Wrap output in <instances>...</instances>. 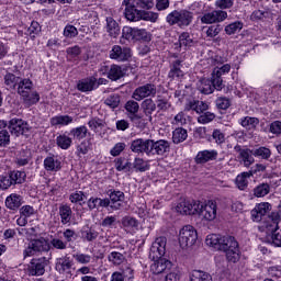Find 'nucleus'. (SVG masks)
I'll list each match as a JSON object with an SVG mask.
<instances>
[{"label": "nucleus", "mask_w": 281, "mask_h": 281, "mask_svg": "<svg viewBox=\"0 0 281 281\" xmlns=\"http://www.w3.org/2000/svg\"><path fill=\"white\" fill-rule=\"evenodd\" d=\"M205 244L218 251H224L228 262H238L240 260V248L234 236L211 234L206 236Z\"/></svg>", "instance_id": "obj_1"}, {"label": "nucleus", "mask_w": 281, "mask_h": 281, "mask_svg": "<svg viewBox=\"0 0 281 281\" xmlns=\"http://www.w3.org/2000/svg\"><path fill=\"white\" fill-rule=\"evenodd\" d=\"M271 212V205L268 202H261L255 206L251 211L252 221L255 223H260L263 221V227L268 229V232H278V223H280V213Z\"/></svg>", "instance_id": "obj_2"}, {"label": "nucleus", "mask_w": 281, "mask_h": 281, "mask_svg": "<svg viewBox=\"0 0 281 281\" xmlns=\"http://www.w3.org/2000/svg\"><path fill=\"white\" fill-rule=\"evenodd\" d=\"M125 19L131 22L139 21L143 10H153L155 2L153 0H124Z\"/></svg>", "instance_id": "obj_3"}, {"label": "nucleus", "mask_w": 281, "mask_h": 281, "mask_svg": "<svg viewBox=\"0 0 281 281\" xmlns=\"http://www.w3.org/2000/svg\"><path fill=\"white\" fill-rule=\"evenodd\" d=\"M125 19L131 22L139 21L143 10H153L155 2L153 0H124Z\"/></svg>", "instance_id": "obj_4"}, {"label": "nucleus", "mask_w": 281, "mask_h": 281, "mask_svg": "<svg viewBox=\"0 0 281 281\" xmlns=\"http://www.w3.org/2000/svg\"><path fill=\"white\" fill-rule=\"evenodd\" d=\"M194 19V14L188 10H175L169 13L166 18L167 23L169 25H178L179 27H188L192 20Z\"/></svg>", "instance_id": "obj_5"}, {"label": "nucleus", "mask_w": 281, "mask_h": 281, "mask_svg": "<svg viewBox=\"0 0 281 281\" xmlns=\"http://www.w3.org/2000/svg\"><path fill=\"white\" fill-rule=\"evenodd\" d=\"M198 238L199 235L196 234L194 226L187 225L180 231L179 245L182 249H187V247H192Z\"/></svg>", "instance_id": "obj_6"}, {"label": "nucleus", "mask_w": 281, "mask_h": 281, "mask_svg": "<svg viewBox=\"0 0 281 281\" xmlns=\"http://www.w3.org/2000/svg\"><path fill=\"white\" fill-rule=\"evenodd\" d=\"M52 247L49 243L45 240V238L32 239L26 249L23 251L24 258H29L30 256H36V254H43V251H49Z\"/></svg>", "instance_id": "obj_7"}, {"label": "nucleus", "mask_w": 281, "mask_h": 281, "mask_svg": "<svg viewBox=\"0 0 281 281\" xmlns=\"http://www.w3.org/2000/svg\"><path fill=\"white\" fill-rule=\"evenodd\" d=\"M156 95L157 86L155 83H145L137 87L132 93V98L136 102H142V100H146V98H155Z\"/></svg>", "instance_id": "obj_8"}, {"label": "nucleus", "mask_w": 281, "mask_h": 281, "mask_svg": "<svg viewBox=\"0 0 281 281\" xmlns=\"http://www.w3.org/2000/svg\"><path fill=\"white\" fill-rule=\"evenodd\" d=\"M200 210L201 202L196 200H181L176 206V212L186 215L199 214Z\"/></svg>", "instance_id": "obj_9"}, {"label": "nucleus", "mask_w": 281, "mask_h": 281, "mask_svg": "<svg viewBox=\"0 0 281 281\" xmlns=\"http://www.w3.org/2000/svg\"><path fill=\"white\" fill-rule=\"evenodd\" d=\"M168 239L166 237H157L156 240L151 244L149 250V259L157 260L166 256V245Z\"/></svg>", "instance_id": "obj_10"}, {"label": "nucleus", "mask_w": 281, "mask_h": 281, "mask_svg": "<svg viewBox=\"0 0 281 281\" xmlns=\"http://www.w3.org/2000/svg\"><path fill=\"white\" fill-rule=\"evenodd\" d=\"M46 267L47 258L42 257L37 259H32L27 267V273L29 276H44Z\"/></svg>", "instance_id": "obj_11"}, {"label": "nucleus", "mask_w": 281, "mask_h": 281, "mask_svg": "<svg viewBox=\"0 0 281 281\" xmlns=\"http://www.w3.org/2000/svg\"><path fill=\"white\" fill-rule=\"evenodd\" d=\"M8 128L11 135H15V137H19V135H25V133L30 132V125L21 119L10 120Z\"/></svg>", "instance_id": "obj_12"}, {"label": "nucleus", "mask_w": 281, "mask_h": 281, "mask_svg": "<svg viewBox=\"0 0 281 281\" xmlns=\"http://www.w3.org/2000/svg\"><path fill=\"white\" fill-rule=\"evenodd\" d=\"M150 271L155 276H159V273H166L172 269V262L166 258L151 259Z\"/></svg>", "instance_id": "obj_13"}, {"label": "nucleus", "mask_w": 281, "mask_h": 281, "mask_svg": "<svg viewBox=\"0 0 281 281\" xmlns=\"http://www.w3.org/2000/svg\"><path fill=\"white\" fill-rule=\"evenodd\" d=\"M217 205L214 201H209L206 204H200V210L198 212L199 216L204 221H214L216 218Z\"/></svg>", "instance_id": "obj_14"}, {"label": "nucleus", "mask_w": 281, "mask_h": 281, "mask_svg": "<svg viewBox=\"0 0 281 281\" xmlns=\"http://www.w3.org/2000/svg\"><path fill=\"white\" fill-rule=\"evenodd\" d=\"M227 19V11L214 10L212 12L205 13L201 18V23L205 25H212V23H223Z\"/></svg>", "instance_id": "obj_15"}, {"label": "nucleus", "mask_w": 281, "mask_h": 281, "mask_svg": "<svg viewBox=\"0 0 281 281\" xmlns=\"http://www.w3.org/2000/svg\"><path fill=\"white\" fill-rule=\"evenodd\" d=\"M132 56L131 49L128 47H122L120 45H114L110 52V58L112 60H117V63H126Z\"/></svg>", "instance_id": "obj_16"}, {"label": "nucleus", "mask_w": 281, "mask_h": 281, "mask_svg": "<svg viewBox=\"0 0 281 281\" xmlns=\"http://www.w3.org/2000/svg\"><path fill=\"white\" fill-rule=\"evenodd\" d=\"M169 151H170V143H168V140L160 139L155 142L151 139L150 147H149V157L155 155H158L159 157H164V154Z\"/></svg>", "instance_id": "obj_17"}, {"label": "nucleus", "mask_w": 281, "mask_h": 281, "mask_svg": "<svg viewBox=\"0 0 281 281\" xmlns=\"http://www.w3.org/2000/svg\"><path fill=\"white\" fill-rule=\"evenodd\" d=\"M151 139L137 138L131 143L132 153H146L150 157Z\"/></svg>", "instance_id": "obj_18"}, {"label": "nucleus", "mask_w": 281, "mask_h": 281, "mask_svg": "<svg viewBox=\"0 0 281 281\" xmlns=\"http://www.w3.org/2000/svg\"><path fill=\"white\" fill-rule=\"evenodd\" d=\"M108 194L110 198L111 210H122V203H124V198H125L124 192L109 190Z\"/></svg>", "instance_id": "obj_19"}, {"label": "nucleus", "mask_w": 281, "mask_h": 281, "mask_svg": "<svg viewBox=\"0 0 281 281\" xmlns=\"http://www.w3.org/2000/svg\"><path fill=\"white\" fill-rule=\"evenodd\" d=\"M234 150L235 153L239 154V157L241 158V161L244 162V166H246V168H249V166L254 164V150L249 148L243 149L240 145H236Z\"/></svg>", "instance_id": "obj_20"}, {"label": "nucleus", "mask_w": 281, "mask_h": 281, "mask_svg": "<svg viewBox=\"0 0 281 281\" xmlns=\"http://www.w3.org/2000/svg\"><path fill=\"white\" fill-rule=\"evenodd\" d=\"M95 87H98V79H95V77L81 79L77 83L78 91H81L82 93H87L88 91H93Z\"/></svg>", "instance_id": "obj_21"}, {"label": "nucleus", "mask_w": 281, "mask_h": 281, "mask_svg": "<svg viewBox=\"0 0 281 281\" xmlns=\"http://www.w3.org/2000/svg\"><path fill=\"white\" fill-rule=\"evenodd\" d=\"M210 105L205 101L191 100L184 105V111H195V113H205Z\"/></svg>", "instance_id": "obj_22"}, {"label": "nucleus", "mask_w": 281, "mask_h": 281, "mask_svg": "<svg viewBox=\"0 0 281 281\" xmlns=\"http://www.w3.org/2000/svg\"><path fill=\"white\" fill-rule=\"evenodd\" d=\"M71 267H74V263L71 262V259H69V257H60L55 263L56 271L61 274L71 273Z\"/></svg>", "instance_id": "obj_23"}, {"label": "nucleus", "mask_w": 281, "mask_h": 281, "mask_svg": "<svg viewBox=\"0 0 281 281\" xmlns=\"http://www.w3.org/2000/svg\"><path fill=\"white\" fill-rule=\"evenodd\" d=\"M22 205L23 196L16 193H12L5 199V207H8V210H13V212H16V210H19V207H21Z\"/></svg>", "instance_id": "obj_24"}, {"label": "nucleus", "mask_w": 281, "mask_h": 281, "mask_svg": "<svg viewBox=\"0 0 281 281\" xmlns=\"http://www.w3.org/2000/svg\"><path fill=\"white\" fill-rule=\"evenodd\" d=\"M20 93L25 106L27 108L37 104V102L41 100L38 92H32V90H29L27 92H23L22 90Z\"/></svg>", "instance_id": "obj_25"}, {"label": "nucleus", "mask_w": 281, "mask_h": 281, "mask_svg": "<svg viewBox=\"0 0 281 281\" xmlns=\"http://www.w3.org/2000/svg\"><path fill=\"white\" fill-rule=\"evenodd\" d=\"M181 63L182 61L179 59L171 63L168 78H170L171 80H179L183 78L184 72L183 70H181Z\"/></svg>", "instance_id": "obj_26"}, {"label": "nucleus", "mask_w": 281, "mask_h": 281, "mask_svg": "<svg viewBox=\"0 0 281 281\" xmlns=\"http://www.w3.org/2000/svg\"><path fill=\"white\" fill-rule=\"evenodd\" d=\"M105 30L111 38H117L121 34L120 24L113 18H106Z\"/></svg>", "instance_id": "obj_27"}, {"label": "nucleus", "mask_w": 281, "mask_h": 281, "mask_svg": "<svg viewBox=\"0 0 281 281\" xmlns=\"http://www.w3.org/2000/svg\"><path fill=\"white\" fill-rule=\"evenodd\" d=\"M216 157H218V151L203 150L198 153L195 161L196 164H207V161H213V159H216Z\"/></svg>", "instance_id": "obj_28"}, {"label": "nucleus", "mask_w": 281, "mask_h": 281, "mask_svg": "<svg viewBox=\"0 0 281 281\" xmlns=\"http://www.w3.org/2000/svg\"><path fill=\"white\" fill-rule=\"evenodd\" d=\"M44 168L48 172H58V170H60V160L56 159L54 156H48L44 159Z\"/></svg>", "instance_id": "obj_29"}, {"label": "nucleus", "mask_w": 281, "mask_h": 281, "mask_svg": "<svg viewBox=\"0 0 281 281\" xmlns=\"http://www.w3.org/2000/svg\"><path fill=\"white\" fill-rule=\"evenodd\" d=\"M142 109L145 115L149 117V120H153L151 115L157 111V104L153 99H145L142 103Z\"/></svg>", "instance_id": "obj_30"}, {"label": "nucleus", "mask_w": 281, "mask_h": 281, "mask_svg": "<svg viewBox=\"0 0 281 281\" xmlns=\"http://www.w3.org/2000/svg\"><path fill=\"white\" fill-rule=\"evenodd\" d=\"M252 176H254L252 171H247V172H243L241 175H238L235 180V183L238 190H247V186L249 184V181L247 179H249V177H252Z\"/></svg>", "instance_id": "obj_31"}, {"label": "nucleus", "mask_w": 281, "mask_h": 281, "mask_svg": "<svg viewBox=\"0 0 281 281\" xmlns=\"http://www.w3.org/2000/svg\"><path fill=\"white\" fill-rule=\"evenodd\" d=\"M71 214H74V212L71 211V206L67 204L59 206V216L61 218L63 225L71 223Z\"/></svg>", "instance_id": "obj_32"}, {"label": "nucleus", "mask_w": 281, "mask_h": 281, "mask_svg": "<svg viewBox=\"0 0 281 281\" xmlns=\"http://www.w3.org/2000/svg\"><path fill=\"white\" fill-rule=\"evenodd\" d=\"M126 41H130V42L132 41L133 43H135V27H131V26L123 27L120 43L122 45H125Z\"/></svg>", "instance_id": "obj_33"}, {"label": "nucleus", "mask_w": 281, "mask_h": 281, "mask_svg": "<svg viewBox=\"0 0 281 281\" xmlns=\"http://www.w3.org/2000/svg\"><path fill=\"white\" fill-rule=\"evenodd\" d=\"M71 122H74V117L69 115H59L50 119L52 126H68Z\"/></svg>", "instance_id": "obj_34"}, {"label": "nucleus", "mask_w": 281, "mask_h": 281, "mask_svg": "<svg viewBox=\"0 0 281 281\" xmlns=\"http://www.w3.org/2000/svg\"><path fill=\"white\" fill-rule=\"evenodd\" d=\"M188 139V130L183 127H178L172 133L173 144H181Z\"/></svg>", "instance_id": "obj_35"}, {"label": "nucleus", "mask_w": 281, "mask_h": 281, "mask_svg": "<svg viewBox=\"0 0 281 281\" xmlns=\"http://www.w3.org/2000/svg\"><path fill=\"white\" fill-rule=\"evenodd\" d=\"M198 89L204 95H210L211 93H214V86L212 83V80H210V79L200 80Z\"/></svg>", "instance_id": "obj_36"}, {"label": "nucleus", "mask_w": 281, "mask_h": 281, "mask_svg": "<svg viewBox=\"0 0 281 281\" xmlns=\"http://www.w3.org/2000/svg\"><path fill=\"white\" fill-rule=\"evenodd\" d=\"M124 69H122L121 66L112 65L108 71V78L114 81L120 80V78H124Z\"/></svg>", "instance_id": "obj_37"}, {"label": "nucleus", "mask_w": 281, "mask_h": 281, "mask_svg": "<svg viewBox=\"0 0 281 281\" xmlns=\"http://www.w3.org/2000/svg\"><path fill=\"white\" fill-rule=\"evenodd\" d=\"M195 43L196 42L194 41V37H192V35H190V33H188V32H183L179 36L180 47H194Z\"/></svg>", "instance_id": "obj_38"}, {"label": "nucleus", "mask_w": 281, "mask_h": 281, "mask_svg": "<svg viewBox=\"0 0 281 281\" xmlns=\"http://www.w3.org/2000/svg\"><path fill=\"white\" fill-rule=\"evenodd\" d=\"M88 133H89V130L85 125L75 127L70 131V135H72L74 139H78V142L85 139Z\"/></svg>", "instance_id": "obj_39"}, {"label": "nucleus", "mask_w": 281, "mask_h": 281, "mask_svg": "<svg viewBox=\"0 0 281 281\" xmlns=\"http://www.w3.org/2000/svg\"><path fill=\"white\" fill-rule=\"evenodd\" d=\"M190 281H212V276L201 270H193L190 276Z\"/></svg>", "instance_id": "obj_40"}, {"label": "nucleus", "mask_w": 281, "mask_h": 281, "mask_svg": "<svg viewBox=\"0 0 281 281\" xmlns=\"http://www.w3.org/2000/svg\"><path fill=\"white\" fill-rule=\"evenodd\" d=\"M240 124L244 128H247V131H251L256 128L258 124H260V121L258 120V117L245 116L244 119H241Z\"/></svg>", "instance_id": "obj_41"}, {"label": "nucleus", "mask_w": 281, "mask_h": 281, "mask_svg": "<svg viewBox=\"0 0 281 281\" xmlns=\"http://www.w3.org/2000/svg\"><path fill=\"white\" fill-rule=\"evenodd\" d=\"M159 19V13L153 11H146L143 9L140 12L139 21H149L150 23H157Z\"/></svg>", "instance_id": "obj_42"}, {"label": "nucleus", "mask_w": 281, "mask_h": 281, "mask_svg": "<svg viewBox=\"0 0 281 281\" xmlns=\"http://www.w3.org/2000/svg\"><path fill=\"white\" fill-rule=\"evenodd\" d=\"M108 260L112 262V265L120 266L126 260V257L122 252L112 251L108 256Z\"/></svg>", "instance_id": "obj_43"}, {"label": "nucleus", "mask_w": 281, "mask_h": 281, "mask_svg": "<svg viewBox=\"0 0 281 281\" xmlns=\"http://www.w3.org/2000/svg\"><path fill=\"white\" fill-rule=\"evenodd\" d=\"M19 80H21V77H16L12 72L4 76V85H7L10 89H15L19 87Z\"/></svg>", "instance_id": "obj_44"}, {"label": "nucleus", "mask_w": 281, "mask_h": 281, "mask_svg": "<svg viewBox=\"0 0 281 281\" xmlns=\"http://www.w3.org/2000/svg\"><path fill=\"white\" fill-rule=\"evenodd\" d=\"M27 91H32V80L22 79L18 81V93L21 95V92L27 93Z\"/></svg>", "instance_id": "obj_45"}, {"label": "nucleus", "mask_w": 281, "mask_h": 281, "mask_svg": "<svg viewBox=\"0 0 281 281\" xmlns=\"http://www.w3.org/2000/svg\"><path fill=\"white\" fill-rule=\"evenodd\" d=\"M271 188L267 183H261L258 187L254 189V195L257 196L258 199L262 196H267L269 194Z\"/></svg>", "instance_id": "obj_46"}, {"label": "nucleus", "mask_w": 281, "mask_h": 281, "mask_svg": "<svg viewBox=\"0 0 281 281\" xmlns=\"http://www.w3.org/2000/svg\"><path fill=\"white\" fill-rule=\"evenodd\" d=\"M9 177L11 178L12 186L16 183H23L25 181V171H12L9 173Z\"/></svg>", "instance_id": "obj_47"}, {"label": "nucleus", "mask_w": 281, "mask_h": 281, "mask_svg": "<svg viewBox=\"0 0 281 281\" xmlns=\"http://www.w3.org/2000/svg\"><path fill=\"white\" fill-rule=\"evenodd\" d=\"M81 238L87 243H93L98 238V232L95 229L87 228L81 231Z\"/></svg>", "instance_id": "obj_48"}, {"label": "nucleus", "mask_w": 281, "mask_h": 281, "mask_svg": "<svg viewBox=\"0 0 281 281\" xmlns=\"http://www.w3.org/2000/svg\"><path fill=\"white\" fill-rule=\"evenodd\" d=\"M137 41H150V35L147 33L146 29H137L134 31V43Z\"/></svg>", "instance_id": "obj_49"}, {"label": "nucleus", "mask_w": 281, "mask_h": 281, "mask_svg": "<svg viewBox=\"0 0 281 281\" xmlns=\"http://www.w3.org/2000/svg\"><path fill=\"white\" fill-rule=\"evenodd\" d=\"M216 120V114L212 112H202L198 116L199 124H210V122H214Z\"/></svg>", "instance_id": "obj_50"}, {"label": "nucleus", "mask_w": 281, "mask_h": 281, "mask_svg": "<svg viewBox=\"0 0 281 281\" xmlns=\"http://www.w3.org/2000/svg\"><path fill=\"white\" fill-rule=\"evenodd\" d=\"M133 168H135V170H137L138 172H146V170H150V165H148L142 158H135Z\"/></svg>", "instance_id": "obj_51"}, {"label": "nucleus", "mask_w": 281, "mask_h": 281, "mask_svg": "<svg viewBox=\"0 0 281 281\" xmlns=\"http://www.w3.org/2000/svg\"><path fill=\"white\" fill-rule=\"evenodd\" d=\"M181 280V271L177 268H172L167 271V274L165 277V281H179Z\"/></svg>", "instance_id": "obj_52"}, {"label": "nucleus", "mask_w": 281, "mask_h": 281, "mask_svg": "<svg viewBox=\"0 0 281 281\" xmlns=\"http://www.w3.org/2000/svg\"><path fill=\"white\" fill-rule=\"evenodd\" d=\"M254 157H260V159H269L271 157V149L267 147H259L252 150Z\"/></svg>", "instance_id": "obj_53"}, {"label": "nucleus", "mask_w": 281, "mask_h": 281, "mask_svg": "<svg viewBox=\"0 0 281 281\" xmlns=\"http://www.w3.org/2000/svg\"><path fill=\"white\" fill-rule=\"evenodd\" d=\"M125 110L130 113L128 115H136L139 113V103H137V101L130 100L125 103Z\"/></svg>", "instance_id": "obj_54"}, {"label": "nucleus", "mask_w": 281, "mask_h": 281, "mask_svg": "<svg viewBox=\"0 0 281 281\" xmlns=\"http://www.w3.org/2000/svg\"><path fill=\"white\" fill-rule=\"evenodd\" d=\"M56 142H57V146H59V148H63V150H67V148L71 146V138L66 135H59Z\"/></svg>", "instance_id": "obj_55"}, {"label": "nucleus", "mask_w": 281, "mask_h": 281, "mask_svg": "<svg viewBox=\"0 0 281 281\" xmlns=\"http://www.w3.org/2000/svg\"><path fill=\"white\" fill-rule=\"evenodd\" d=\"M241 30H243V23L238 21L233 22L225 27V32L226 34H228V36H232V34H236V32H240Z\"/></svg>", "instance_id": "obj_56"}, {"label": "nucleus", "mask_w": 281, "mask_h": 281, "mask_svg": "<svg viewBox=\"0 0 281 281\" xmlns=\"http://www.w3.org/2000/svg\"><path fill=\"white\" fill-rule=\"evenodd\" d=\"M211 82L214 87V90L216 91H223V89L225 88V85L223 83V78L218 75H214V72H212Z\"/></svg>", "instance_id": "obj_57"}, {"label": "nucleus", "mask_w": 281, "mask_h": 281, "mask_svg": "<svg viewBox=\"0 0 281 281\" xmlns=\"http://www.w3.org/2000/svg\"><path fill=\"white\" fill-rule=\"evenodd\" d=\"M221 32H223V26H221V24L211 25L206 30V36L209 38H215V36H218Z\"/></svg>", "instance_id": "obj_58"}, {"label": "nucleus", "mask_w": 281, "mask_h": 281, "mask_svg": "<svg viewBox=\"0 0 281 281\" xmlns=\"http://www.w3.org/2000/svg\"><path fill=\"white\" fill-rule=\"evenodd\" d=\"M104 104H106V106H110V109H117L120 106L119 94H112V95L108 97L104 100Z\"/></svg>", "instance_id": "obj_59"}, {"label": "nucleus", "mask_w": 281, "mask_h": 281, "mask_svg": "<svg viewBox=\"0 0 281 281\" xmlns=\"http://www.w3.org/2000/svg\"><path fill=\"white\" fill-rule=\"evenodd\" d=\"M128 119L137 128H144L146 126V120H144L139 114L128 115Z\"/></svg>", "instance_id": "obj_60"}, {"label": "nucleus", "mask_w": 281, "mask_h": 281, "mask_svg": "<svg viewBox=\"0 0 281 281\" xmlns=\"http://www.w3.org/2000/svg\"><path fill=\"white\" fill-rule=\"evenodd\" d=\"M122 225L123 227H127V229H133L138 227L139 223L134 217L125 216L122 218Z\"/></svg>", "instance_id": "obj_61"}, {"label": "nucleus", "mask_w": 281, "mask_h": 281, "mask_svg": "<svg viewBox=\"0 0 281 281\" xmlns=\"http://www.w3.org/2000/svg\"><path fill=\"white\" fill-rule=\"evenodd\" d=\"M64 36L66 38H76V36H78V29L71 24L66 25L64 29Z\"/></svg>", "instance_id": "obj_62"}, {"label": "nucleus", "mask_w": 281, "mask_h": 281, "mask_svg": "<svg viewBox=\"0 0 281 281\" xmlns=\"http://www.w3.org/2000/svg\"><path fill=\"white\" fill-rule=\"evenodd\" d=\"M215 7L220 10H229V8H234V0H216Z\"/></svg>", "instance_id": "obj_63"}, {"label": "nucleus", "mask_w": 281, "mask_h": 281, "mask_svg": "<svg viewBox=\"0 0 281 281\" xmlns=\"http://www.w3.org/2000/svg\"><path fill=\"white\" fill-rule=\"evenodd\" d=\"M215 104H216L217 109H222L223 111H226V109H229L232 103H231L229 99H227L225 97H220L216 99Z\"/></svg>", "instance_id": "obj_64"}]
</instances>
